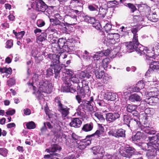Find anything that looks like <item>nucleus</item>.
Segmentation results:
<instances>
[{"mask_svg": "<svg viewBox=\"0 0 159 159\" xmlns=\"http://www.w3.org/2000/svg\"><path fill=\"white\" fill-rule=\"evenodd\" d=\"M38 86L39 91L47 93H51L53 87L52 84L46 80L40 81Z\"/></svg>", "mask_w": 159, "mask_h": 159, "instance_id": "423d86ee", "label": "nucleus"}, {"mask_svg": "<svg viewBox=\"0 0 159 159\" xmlns=\"http://www.w3.org/2000/svg\"><path fill=\"white\" fill-rule=\"evenodd\" d=\"M68 86L67 87H64L63 88V92H70L71 93H74L76 91L75 88L73 87H70V89L68 88Z\"/></svg>", "mask_w": 159, "mask_h": 159, "instance_id": "58836bf2", "label": "nucleus"}, {"mask_svg": "<svg viewBox=\"0 0 159 159\" xmlns=\"http://www.w3.org/2000/svg\"><path fill=\"white\" fill-rule=\"evenodd\" d=\"M82 13V12L81 11H79L77 10L72 9L71 10V12L69 16L74 19L75 22H76L77 16L75 14L79 16H81Z\"/></svg>", "mask_w": 159, "mask_h": 159, "instance_id": "4be33fe9", "label": "nucleus"}, {"mask_svg": "<svg viewBox=\"0 0 159 159\" xmlns=\"http://www.w3.org/2000/svg\"><path fill=\"white\" fill-rule=\"evenodd\" d=\"M125 130L122 129H117L115 127H110V135L116 137H123L125 136Z\"/></svg>", "mask_w": 159, "mask_h": 159, "instance_id": "f8f14e48", "label": "nucleus"}, {"mask_svg": "<svg viewBox=\"0 0 159 159\" xmlns=\"http://www.w3.org/2000/svg\"><path fill=\"white\" fill-rule=\"evenodd\" d=\"M81 84L82 87H81L79 85L77 86V95L75 96L76 99L79 103L82 102V99L84 98L85 97V91L86 90H88L89 89V87L86 81L83 80Z\"/></svg>", "mask_w": 159, "mask_h": 159, "instance_id": "20e7f679", "label": "nucleus"}, {"mask_svg": "<svg viewBox=\"0 0 159 159\" xmlns=\"http://www.w3.org/2000/svg\"><path fill=\"white\" fill-rule=\"evenodd\" d=\"M149 117L147 116H146L143 117V120H144V125H141L140 124L139 126H138L139 128L142 131L145 132L146 133L149 134H154L156 132V131L154 129L148 124L147 125V121Z\"/></svg>", "mask_w": 159, "mask_h": 159, "instance_id": "0eeeda50", "label": "nucleus"}, {"mask_svg": "<svg viewBox=\"0 0 159 159\" xmlns=\"http://www.w3.org/2000/svg\"><path fill=\"white\" fill-rule=\"evenodd\" d=\"M67 42L66 40L63 38L59 39L58 40V44L59 48H60L62 47H63V46L65 44H66Z\"/></svg>", "mask_w": 159, "mask_h": 159, "instance_id": "c9c22d12", "label": "nucleus"}, {"mask_svg": "<svg viewBox=\"0 0 159 159\" xmlns=\"http://www.w3.org/2000/svg\"><path fill=\"white\" fill-rule=\"evenodd\" d=\"M133 34V38L134 40H138V34H137L138 31V28H133L131 30Z\"/></svg>", "mask_w": 159, "mask_h": 159, "instance_id": "72a5a7b5", "label": "nucleus"}, {"mask_svg": "<svg viewBox=\"0 0 159 159\" xmlns=\"http://www.w3.org/2000/svg\"><path fill=\"white\" fill-rule=\"evenodd\" d=\"M82 123L81 118H75L71 119V121L69 125L70 126L75 128H79L81 126Z\"/></svg>", "mask_w": 159, "mask_h": 159, "instance_id": "f3484780", "label": "nucleus"}, {"mask_svg": "<svg viewBox=\"0 0 159 159\" xmlns=\"http://www.w3.org/2000/svg\"><path fill=\"white\" fill-rule=\"evenodd\" d=\"M127 6L130 9L131 11L132 12H134L137 10L135 6L132 4L130 3H128L127 4Z\"/></svg>", "mask_w": 159, "mask_h": 159, "instance_id": "603ef678", "label": "nucleus"}, {"mask_svg": "<svg viewBox=\"0 0 159 159\" xmlns=\"http://www.w3.org/2000/svg\"><path fill=\"white\" fill-rule=\"evenodd\" d=\"M149 142L148 143H143L141 145V147L144 150H148L151 148L156 147V144L159 143V133H157L155 136L152 137H148Z\"/></svg>", "mask_w": 159, "mask_h": 159, "instance_id": "39448f33", "label": "nucleus"}, {"mask_svg": "<svg viewBox=\"0 0 159 159\" xmlns=\"http://www.w3.org/2000/svg\"><path fill=\"white\" fill-rule=\"evenodd\" d=\"M6 47L10 48L13 46V41L12 40H9L7 41L6 42Z\"/></svg>", "mask_w": 159, "mask_h": 159, "instance_id": "4d7b16f0", "label": "nucleus"}, {"mask_svg": "<svg viewBox=\"0 0 159 159\" xmlns=\"http://www.w3.org/2000/svg\"><path fill=\"white\" fill-rule=\"evenodd\" d=\"M99 53L100 54H101L102 57L104 55L106 56H108L109 54V50L108 49H107L104 52L103 51L99 52Z\"/></svg>", "mask_w": 159, "mask_h": 159, "instance_id": "69168bd1", "label": "nucleus"}, {"mask_svg": "<svg viewBox=\"0 0 159 159\" xmlns=\"http://www.w3.org/2000/svg\"><path fill=\"white\" fill-rule=\"evenodd\" d=\"M88 8L91 11H98V7L95 4H90L88 5Z\"/></svg>", "mask_w": 159, "mask_h": 159, "instance_id": "a18cd8bd", "label": "nucleus"}, {"mask_svg": "<svg viewBox=\"0 0 159 159\" xmlns=\"http://www.w3.org/2000/svg\"><path fill=\"white\" fill-rule=\"evenodd\" d=\"M93 127V125L92 123L86 124L83 126L82 130L85 132H88L91 131Z\"/></svg>", "mask_w": 159, "mask_h": 159, "instance_id": "c85d7f7f", "label": "nucleus"}, {"mask_svg": "<svg viewBox=\"0 0 159 159\" xmlns=\"http://www.w3.org/2000/svg\"><path fill=\"white\" fill-rule=\"evenodd\" d=\"M71 82L73 84H75L78 85H79L78 84L80 83V80L78 78V76L75 75L70 78L67 79L64 81V83L66 84L67 85V86L70 87L72 85Z\"/></svg>", "mask_w": 159, "mask_h": 159, "instance_id": "4468645a", "label": "nucleus"}, {"mask_svg": "<svg viewBox=\"0 0 159 159\" xmlns=\"http://www.w3.org/2000/svg\"><path fill=\"white\" fill-rule=\"evenodd\" d=\"M32 7L38 11L44 12L48 8L47 6L42 0H36L32 4Z\"/></svg>", "mask_w": 159, "mask_h": 159, "instance_id": "9b49d317", "label": "nucleus"}, {"mask_svg": "<svg viewBox=\"0 0 159 159\" xmlns=\"http://www.w3.org/2000/svg\"><path fill=\"white\" fill-rule=\"evenodd\" d=\"M129 100L132 102H139L141 100V97L137 93L131 94L129 97Z\"/></svg>", "mask_w": 159, "mask_h": 159, "instance_id": "bb28decb", "label": "nucleus"}, {"mask_svg": "<svg viewBox=\"0 0 159 159\" xmlns=\"http://www.w3.org/2000/svg\"><path fill=\"white\" fill-rule=\"evenodd\" d=\"M104 133L102 132H101V131H99L98 130H96L94 133L92 135H91L90 136H93L94 135L97 136V137H99L102 136Z\"/></svg>", "mask_w": 159, "mask_h": 159, "instance_id": "3c124183", "label": "nucleus"}, {"mask_svg": "<svg viewBox=\"0 0 159 159\" xmlns=\"http://www.w3.org/2000/svg\"><path fill=\"white\" fill-rule=\"evenodd\" d=\"M135 149L130 145L126 144L122 150L120 152V154L123 157L131 158L133 155L135 154Z\"/></svg>", "mask_w": 159, "mask_h": 159, "instance_id": "1a4fd4ad", "label": "nucleus"}, {"mask_svg": "<svg viewBox=\"0 0 159 159\" xmlns=\"http://www.w3.org/2000/svg\"><path fill=\"white\" fill-rule=\"evenodd\" d=\"M114 39L112 40L111 41V44H115L116 42L119 41V35L118 33H114Z\"/></svg>", "mask_w": 159, "mask_h": 159, "instance_id": "37998d69", "label": "nucleus"}, {"mask_svg": "<svg viewBox=\"0 0 159 159\" xmlns=\"http://www.w3.org/2000/svg\"><path fill=\"white\" fill-rule=\"evenodd\" d=\"M99 52H97L93 56V58L94 60H98L100 59V57H102L101 54H100L99 53Z\"/></svg>", "mask_w": 159, "mask_h": 159, "instance_id": "bf43d9fd", "label": "nucleus"}, {"mask_svg": "<svg viewBox=\"0 0 159 159\" xmlns=\"http://www.w3.org/2000/svg\"><path fill=\"white\" fill-rule=\"evenodd\" d=\"M150 52V50H147L144 55V59L146 62L149 65L150 69L145 74V76H149L151 71H154L159 73V61H156L153 57L154 55V51Z\"/></svg>", "mask_w": 159, "mask_h": 159, "instance_id": "f257e3e1", "label": "nucleus"}, {"mask_svg": "<svg viewBox=\"0 0 159 159\" xmlns=\"http://www.w3.org/2000/svg\"><path fill=\"white\" fill-rule=\"evenodd\" d=\"M26 125L28 129H34L36 127L35 124L32 121L27 123Z\"/></svg>", "mask_w": 159, "mask_h": 159, "instance_id": "4c0bfd02", "label": "nucleus"}, {"mask_svg": "<svg viewBox=\"0 0 159 159\" xmlns=\"http://www.w3.org/2000/svg\"><path fill=\"white\" fill-rule=\"evenodd\" d=\"M115 107L114 109L113 110H112L111 108H110V109H111V111L112 112L110 113V119L111 120V121L110 120V121H114L116 119L120 117L119 114L117 112H114V111H117L119 107L118 106H115Z\"/></svg>", "mask_w": 159, "mask_h": 159, "instance_id": "412c9836", "label": "nucleus"}, {"mask_svg": "<svg viewBox=\"0 0 159 159\" xmlns=\"http://www.w3.org/2000/svg\"><path fill=\"white\" fill-rule=\"evenodd\" d=\"M84 21L88 23L92 24L95 21V19L93 17L86 15L84 17Z\"/></svg>", "mask_w": 159, "mask_h": 159, "instance_id": "f704fd0d", "label": "nucleus"}, {"mask_svg": "<svg viewBox=\"0 0 159 159\" xmlns=\"http://www.w3.org/2000/svg\"><path fill=\"white\" fill-rule=\"evenodd\" d=\"M37 24L38 26L39 27H42L45 25V23L43 20H39L37 21Z\"/></svg>", "mask_w": 159, "mask_h": 159, "instance_id": "13d9d810", "label": "nucleus"}, {"mask_svg": "<svg viewBox=\"0 0 159 159\" xmlns=\"http://www.w3.org/2000/svg\"><path fill=\"white\" fill-rule=\"evenodd\" d=\"M84 105L81 104L76 109V112L75 113L76 116L77 115L78 116L81 117H85V113L84 110Z\"/></svg>", "mask_w": 159, "mask_h": 159, "instance_id": "b1692460", "label": "nucleus"}, {"mask_svg": "<svg viewBox=\"0 0 159 159\" xmlns=\"http://www.w3.org/2000/svg\"><path fill=\"white\" fill-rule=\"evenodd\" d=\"M78 76L80 79H83L85 78L89 79L91 76V75H89L88 73H87L85 70L80 71Z\"/></svg>", "mask_w": 159, "mask_h": 159, "instance_id": "c756f323", "label": "nucleus"}, {"mask_svg": "<svg viewBox=\"0 0 159 159\" xmlns=\"http://www.w3.org/2000/svg\"><path fill=\"white\" fill-rule=\"evenodd\" d=\"M85 103V105L87 106V107L88 109L91 111L92 109L93 106L91 104L90 102L86 101Z\"/></svg>", "mask_w": 159, "mask_h": 159, "instance_id": "0e129e2a", "label": "nucleus"}, {"mask_svg": "<svg viewBox=\"0 0 159 159\" xmlns=\"http://www.w3.org/2000/svg\"><path fill=\"white\" fill-rule=\"evenodd\" d=\"M46 37L47 36L46 33L42 34L38 36L37 39V43H39L44 41L46 39Z\"/></svg>", "mask_w": 159, "mask_h": 159, "instance_id": "e433bc0d", "label": "nucleus"}, {"mask_svg": "<svg viewBox=\"0 0 159 159\" xmlns=\"http://www.w3.org/2000/svg\"><path fill=\"white\" fill-rule=\"evenodd\" d=\"M94 116L100 120L102 121L104 120V118L103 117V116L99 112H95Z\"/></svg>", "mask_w": 159, "mask_h": 159, "instance_id": "c03bdc74", "label": "nucleus"}, {"mask_svg": "<svg viewBox=\"0 0 159 159\" xmlns=\"http://www.w3.org/2000/svg\"><path fill=\"white\" fill-rule=\"evenodd\" d=\"M36 61L37 63H39L41 61H42L43 59V57L42 56L40 55L38 57L37 56V57L35 58Z\"/></svg>", "mask_w": 159, "mask_h": 159, "instance_id": "338daca9", "label": "nucleus"}, {"mask_svg": "<svg viewBox=\"0 0 159 159\" xmlns=\"http://www.w3.org/2000/svg\"><path fill=\"white\" fill-rule=\"evenodd\" d=\"M32 55L34 58L39 56L41 55L40 52H39L37 50H33L32 52Z\"/></svg>", "mask_w": 159, "mask_h": 159, "instance_id": "864d4df0", "label": "nucleus"}, {"mask_svg": "<svg viewBox=\"0 0 159 159\" xmlns=\"http://www.w3.org/2000/svg\"><path fill=\"white\" fill-rule=\"evenodd\" d=\"M7 153V150L4 148H0V154L1 155L6 157Z\"/></svg>", "mask_w": 159, "mask_h": 159, "instance_id": "8fccbe9b", "label": "nucleus"}, {"mask_svg": "<svg viewBox=\"0 0 159 159\" xmlns=\"http://www.w3.org/2000/svg\"><path fill=\"white\" fill-rule=\"evenodd\" d=\"M59 56L56 54H49L48 57L51 60V62L50 67L53 69L55 77L56 79H58L60 77L61 67L59 66Z\"/></svg>", "mask_w": 159, "mask_h": 159, "instance_id": "7ed1b4c3", "label": "nucleus"}, {"mask_svg": "<svg viewBox=\"0 0 159 159\" xmlns=\"http://www.w3.org/2000/svg\"><path fill=\"white\" fill-rule=\"evenodd\" d=\"M59 28L56 26V25H54L51 24L47 29V30L50 33H52L53 34H60V32L57 30L59 29Z\"/></svg>", "mask_w": 159, "mask_h": 159, "instance_id": "a878e982", "label": "nucleus"}, {"mask_svg": "<svg viewBox=\"0 0 159 159\" xmlns=\"http://www.w3.org/2000/svg\"><path fill=\"white\" fill-rule=\"evenodd\" d=\"M74 46L73 43L67 41L66 43V44H65L60 49H62L64 52H71L72 51L75 50Z\"/></svg>", "mask_w": 159, "mask_h": 159, "instance_id": "2eb2a0df", "label": "nucleus"}, {"mask_svg": "<svg viewBox=\"0 0 159 159\" xmlns=\"http://www.w3.org/2000/svg\"><path fill=\"white\" fill-rule=\"evenodd\" d=\"M158 86L157 88L156 87H152V89L148 92V95L151 97L149 99V104L157 103L159 100V91L158 90Z\"/></svg>", "mask_w": 159, "mask_h": 159, "instance_id": "9d476101", "label": "nucleus"}, {"mask_svg": "<svg viewBox=\"0 0 159 159\" xmlns=\"http://www.w3.org/2000/svg\"><path fill=\"white\" fill-rule=\"evenodd\" d=\"M71 137L72 139L77 143H79V142L81 140V137L78 136L74 133H72L71 134Z\"/></svg>", "mask_w": 159, "mask_h": 159, "instance_id": "a19ab883", "label": "nucleus"}, {"mask_svg": "<svg viewBox=\"0 0 159 159\" xmlns=\"http://www.w3.org/2000/svg\"><path fill=\"white\" fill-rule=\"evenodd\" d=\"M125 46L129 52L135 51L140 55L145 54L147 50V47L143 46L139 43L138 40H134V39L132 42L125 43Z\"/></svg>", "mask_w": 159, "mask_h": 159, "instance_id": "f03ea898", "label": "nucleus"}, {"mask_svg": "<svg viewBox=\"0 0 159 159\" xmlns=\"http://www.w3.org/2000/svg\"><path fill=\"white\" fill-rule=\"evenodd\" d=\"M61 149V148L60 146L55 145L47 149L46 151L51 154V155L53 156L54 158H57V157H60V154L56 152L57 150L60 151Z\"/></svg>", "mask_w": 159, "mask_h": 159, "instance_id": "ddd939ff", "label": "nucleus"}, {"mask_svg": "<svg viewBox=\"0 0 159 159\" xmlns=\"http://www.w3.org/2000/svg\"><path fill=\"white\" fill-rule=\"evenodd\" d=\"M15 83L16 80L14 78H10L7 81V84L9 86L14 85Z\"/></svg>", "mask_w": 159, "mask_h": 159, "instance_id": "09e8293b", "label": "nucleus"}, {"mask_svg": "<svg viewBox=\"0 0 159 159\" xmlns=\"http://www.w3.org/2000/svg\"><path fill=\"white\" fill-rule=\"evenodd\" d=\"M94 69L93 66L92 65H90L87 66L85 71L87 73H88L89 75H91L93 72H95L94 71Z\"/></svg>", "mask_w": 159, "mask_h": 159, "instance_id": "ea45409f", "label": "nucleus"}, {"mask_svg": "<svg viewBox=\"0 0 159 159\" xmlns=\"http://www.w3.org/2000/svg\"><path fill=\"white\" fill-rule=\"evenodd\" d=\"M148 18L150 21L153 22H157L158 19L156 12L149 14Z\"/></svg>", "mask_w": 159, "mask_h": 159, "instance_id": "7c9ffc66", "label": "nucleus"}, {"mask_svg": "<svg viewBox=\"0 0 159 159\" xmlns=\"http://www.w3.org/2000/svg\"><path fill=\"white\" fill-rule=\"evenodd\" d=\"M96 77L99 79H101L102 78L103 75H104V73L103 71H99V68L97 67L96 70L94 71Z\"/></svg>", "mask_w": 159, "mask_h": 159, "instance_id": "473e14b6", "label": "nucleus"}, {"mask_svg": "<svg viewBox=\"0 0 159 159\" xmlns=\"http://www.w3.org/2000/svg\"><path fill=\"white\" fill-rule=\"evenodd\" d=\"M92 24L93 25V26L95 27L97 30H100L101 27V25L99 21L95 20L93 23Z\"/></svg>", "mask_w": 159, "mask_h": 159, "instance_id": "de8ad7c7", "label": "nucleus"}, {"mask_svg": "<svg viewBox=\"0 0 159 159\" xmlns=\"http://www.w3.org/2000/svg\"><path fill=\"white\" fill-rule=\"evenodd\" d=\"M100 148L99 146H96L93 147L92 148V152L95 155L99 153Z\"/></svg>", "mask_w": 159, "mask_h": 159, "instance_id": "49530a36", "label": "nucleus"}, {"mask_svg": "<svg viewBox=\"0 0 159 159\" xmlns=\"http://www.w3.org/2000/svg\"><path fill=\"white\" fill-rule=\"evenodd\" d=\"M52 69H53L52 67L48 69L47 71V75L48 76H50L53 75V72Z\"/></svg>", "mask_w": 159, "mask_h": 159, "instance_id": "680f3d73", "label": "nucleus"}, {"mask_svg": "<svg viewBox=\"0 0 159 159\" xmlns=\"http://www.w3.org/2000/svg\"><path fill=\"white\" fill-rule=\"evenodd\" d=\"M145 136L143 132L138 131L135 135L132 137L131 139L134 143H137L140 140L144 139Z\"/></svg>", "mask_w": 159, "mask_h": 159, "instance_id": "dca6fc26", "label": "nucleus"}, {"mask_svg": "<svg viewBox=\"0 0 159 159\" xmlns=\"http://www.w3.org/2000/svg\"><path fill=\"white\" fill-rule=\"evenodd\" d=\"M116 95L115 93H111L110 95V101H112L113 103H114L116 99Z\"/></svg>", "mask_w": 159, "mask_h": 159, "instance_id": "052dcab7", "label": "nucleus"}, {"mask_svg": "<svg viewBox=\"0 0 159 159\" xmlns=\"http://www.w3.org/2000/svg\"><path fill=\"white\" fill-rule=\"evenodd\" d=\"M23 112L25 115H29L31 114V110L28 108H26L23 110Z\"/></svg>", "mask_w": 159, "mask_h": 159, "instance_id": "774afa93", "label": "nucleus"}, {"mask_svg": "<svg viewBox=\"0 0 159 159\" xmlns=\"http://www.w3.org/2000/svg\"><path fill=\"white\" fill-rule=\"evenodd\" d=\"M25 34V32L24 31H21L18 33L16 35V36L17 39H20L23 37Z\"/></svg>", "mask_w": 159, "mask_h": 159, "instance_id": "5fc2aeb1", "label": "nucleus"}, {"mask_svg": "<svg viewBox=\"0 0 159 159\" xmlns=\"http://www.w3.org/2000/svg\"><path fill=\"white\" fill-rule=\"evenodd\" d=\"M54 100L55 102L58 104L57 106L58 107V108L59 107V106H60V105L61 104L63 105L61 103V99L59 97H57L55 98Z\"/></svg>", "mask_w": 159, "mask_h": 159, "instance_id": "e2e57ef3", "label": "nucleus"}, {"mask_svg": "<svg viewBox=\"0 0 159 159\" xmlns=\"http://www.w3.org/2000/svg\"><path fill=\"white\" fill-rule=\"evenodd\" d=\"M59 19H55V20L54 21V22L53 23H51V24L55 25H56V26H57L58 27H60L62 26L65 29V30H67V29L66 28V26L65 24L64 23L61 22L59 20Z\"/></svg>", "mask_w": 159, "mask_h": 159, "instance_id": "2f4dec72", "label": "nucleus"}, {"mask_svg": "<svg viewBox=\"0 0 159 159\" xmlns=\"http://www.w3.org/2000/svg\"><path fill=\"white\" fill-rule=\"evenodd\" d=\"M155 50H159V43H156L155 46V47L153 46H152V45L151 46V47H149L148 48H147V50H150V52H152V50L154 51V53L155 52Z\"/></svg>", "mask_w": 159, "mask_h": 159, "instance_id": "79ce46f5", "label": "nucleus"}, {"mask_svg": "<svg viewBox=\"0 0 159 159\" xmlns=\"http://www.w3.org/2000/svg\"><path fill=\"white\" fill-rule=\"evenodd\" d=\"M121 49V47L119 45L113 48V49L111 48V50H110V57L113 58L117 55L119 56V52L122 53L120 51Z\"/></svg>", "mask_w": 159, "mask_h": 159, "instance_id": "aec40b11", "label": "nucleus"}, {"mask_svg": "<svg viewBox=\"0 0 159 159\" xmlns=\"http://www.w3.org/2000/svg\"><path fill=\"white\" fill-rule=\"evenodd\" d=\"M88 136H86V138L84 139H81L79 142V143H77L79 144L78 146L79 148L83 150L86 148V147L89 145L91 143V141L89 139H87V137Z\"/></svg>", "mask_w": 159, "mask_h": 159, "instance_id": "6ab92c4d", "label": "nucleus"}, {"mask_svg": "<svg viewBox=\"0 0 159 159\" xmlns=\"http://www.w3.org/2000/svg\"><path fill=\"white\" fill-rule=\"evenodd\" d=\"M143 20V17L140 15L134 16L133 19L134 22L136 23L138 25L142 24Z\"/></svg>", "mask_w": 159, "mask_h": 159, "instance_id": "cd10ccee", "label": "nucleus"}, {"mask_svg": "<svg viewBox=\"0 0 159 159\" xmlns=\"http://www.w3.org/2000/svg\"><path fill=\"white\" fill-rule=\"evenodd\" d=\"M65 72L69 76L71 77L74 75V72L71 70L66 69Z\"/></svg>", "mask_w": 159, "mask_h": 159, "instance_id": "6e6d98bb", "label": "nucleus"}, {"mask_svg": "<svg viewBox=\"0 0 159 159\" xmlns=\"http://www.w3.org/2000/svg\"><path fill=\"white\" fill-rule=\"evenodd\" d=\"M60 106L58 108L59 111L61 113L62 116H66L69 113L70 109L63 105L61 104Z\"/></svg>", "mask_w": 159, "mask_h": 159, "instance_id": "5701e85b", "label": "nucleus"}, {"mask_svg": "<svg viewBox=\"0 0 159 159\" xmlns=\"http://www.w3.org/2000/svg\"><path fill=\"white\" fill-rule=\"evenodd\" d=\"M107 12V10L102 7H100L99 9V12L96 17L99 20L104 18Z\"/></svg>", "mask_w": 159, "mask_h": 159, "instance_id": "393cba45", "label": "nucleus"}, {"mask_svg": "<svg viewBox=\"0 0 159 159\" xmlns=\"http://www.w3.org/2000/svg\"><path fill=\"white\" fill-rule=\"evenodd\" d=\"M124 124L126 125L131 130L135 126L141 124L140 121L135 118H131L128 115L124 116Z\"/></svg>", "mask_w": 159, "mask_h": 159, "instance_id": "6e6552de", "label": "nucleus"}, {"mask_svg": "<svg viewBox=\"0 0 159 159\" xmlns=\"http://www.w3.org/2000/svg\"><path fill=\"white\" fill-rule=\"evenodd\" d=\"M127 112L131 113L133 115L136 116L138 115L139 113L137 111V106L135 105L128 104L126 106Z\"/></svg>", "mask_w": 159, "mask_h": 159, "instance_id": "a211bd4d", "label": "nucleus"}]
</instances>
